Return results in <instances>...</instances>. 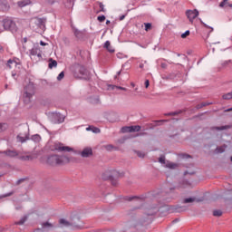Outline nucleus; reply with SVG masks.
<instances>
[{
  "label": "nucleus",
  "instance_id": "nucleus-1",
  "mask_svg": "<svg viewBox=\"0 0 232 232\" xmlns=\"http://www.w3.org/2000/svg\"><path fill=\"white\" fill-rule=\"evenodd\" d=\"M164 195H166V192L158 189L140 196H126L124 200L126 202H150V200H159V198L164 200Z\"/></svg>",
  "mask_w": 232,
  "mask_h": 232
},
{
  "label": "nucleus",
  "instance_id": "nucleus-2",
  "mask_svg": "<svg viewBox=\"0 0 232 232\" xmlns=\"http://www.w3.org/2000/svg\"><path fill=\"white\" fill-rule=\"evenodd\" d=\"M70 158L66 155H50L47 158V164L50 166H63V164H68Z\"/></svg>",
  "mask_w": 232,
  "mask_h": 232
},
{
  "label": "nucleus",
  "instance_id": "nucleus-3",
  "mask_svg": "<svg viewBox=\"0 0 232 232\" xmlns=\"http://www.w3.org/2000/svg\"><path fill=\"white\" fill-rule=\"evenodd\" d=\"M165 209H167L169 213H184V211H188V209H189V205H184V204L165 205Z\"/></svg>",
  "mask_w": 232,
  "mask_h": 232
},
{
  "label": "nucleus",
  "instance_id": "nucleus-4",
  "mask_svg": "<svg viewBox=\"0 0 232 232\" xmlns=\"http://www.w3.org/2000/svg\"><path fill=\"white\" fill-rule=\"evenodd\" d=\"M52 151H59L60 153L63 151H67L68 153H70V151H73V149H72V147L69 146H64L63 143L56 141L52 146Z\"/></svg>",
  "mask_w": 232,
  "mask_h": 232
},
{
  "label": "nucleus",
  "instance_id": "nucleus-5",
  "mask_svg": "<svg viewBox=\"0 0 232 232\" xmlns=\"http://www.w3.org/2000/svg\"><path fill=\"white\" fill-rule=\"evenodd\" d=\"M2 23L5 30H10L11 32H15V30H17V25L15 24V22H14L10 18L4 19Z\"/></svg>",
  "mask_w": 232,
  "mask_h": 232
},
{
  "label": "nucleus",
  "instance_id": "nucleus-6",
  "mask_svg": "<svg viewBox=\"0 0 232 232\" xmlns=\"http://www.w3.org/2000/svg\"><path fill=\"white\" fill-rule=\"evenodd\" d=\"M65 119H66V116L63 115L60 112H53L51 115V121L53 124H63V122H64Z\"/></svg>",
  "mask_w": 232,
  "mask_h": 232
},
{
  "label": "nucleus",
  "instance_id": "nucleus-7",
  "mask_svg": "<svg viewBox=\"0 0 232 232\" xmlns=\"http://www.w3.org/2000/svg\"><path fill=\"white\" fill-rule=\"evenodd\" d=\"M78 72L80 73V79H83L84 81H88V79H90V72L87 71L85 66L80 65L78 67Z\"/></svg>",
  "mask_w": 232,
  "mask_h": 232
},
{
  "label": "nucleus",
  "instance_id": "nucleus-8",
  "mask_svg": "<svg viewBox=\"0 0 232 232\" xmlns=\"http://www.w3.org/2000/svg\"><path fill=\"white\" fill-rule=\"evenodd\" d=\"M119 177H121V173L117 170H112L111 174L109 176V179L112 186H117Z\"/></svg>",
  "mask_w": 232,
  "mask_h": 232
},
{
  "label": "nucleus",
  "instance_id": "nucleus-9",
  "mask_svg": "<svg viewBox=\"0 0 232 232\" xmlns=\"http://www.w3.org/2000/svg\"><path fill=\"white\" fill-rule=\"evenodd\" d=\"M186 15L188 19L189 20L190 23H193L197 17H198V10L194 9V10H188L186 12Z\"/></svg>",
  "mask_w": 232,
  "mask_h": 232
},
{
  "label": "nucleus",
  "instance_id": "nucleus-10",
  "mask_svg": "<svg viewBox=\"0 0 232 232\" xmlns=\"http://www.w3.org/2000/svg\"><path fill=\"white\" fill-rule=\"evenodd\" d=\"M34 93H35L34 89V85L28 84L24 88V97H25L26 99H32V96L34 95Z\"/></svg>",
  "mask_w": 232,
  "mask_h": 232
},
{
  "label": "nucleus",
  "instance_id": "nucleus-11",
  "mask_svg": "<svg viewBox=\"0 0 232 232\" xmlns=\"http://www.w3.org/2000/svg\"><path fill=\"white\" fill-rule=\"evenodd\" d=\"M205 198L201 197V198H197V197H192V198H187L183 200L184 204H189V203H196L198 204L200 202H204Z\"/></svg>",
  "mask_w": 232,
  "mask_h": 232
},
{
  "label": "nucleus",
  "instance_id": "nucleus-12",
  "mask_svg": "<svg viewBox=\"0 0 232 232\" xmlns=\"http://www.w3.org/2000/svg\"><path fill=\"white\" fill-rule=\"evenodd\" d=\"M5 157H9L10 159H14L15 157H19V152L15 150H6L2 152Z\"/></svg>",
  "mask_w": 232,
  "mask_h": 232
},
{
  "label": "nucleus",
  "instance_id": "nucleus-13",
  "mask_svg": "<svg viewBox=\"0 0 232 232\" xmlns=\"http://www.w3.org/2000/svg\"><path fill=\"white\" fill-rule=\"evenodd\" d=\"M17 142H21L22 144L26 142V140H30V135L29 134H23L20 133L16 136Z\"/></svg>",
  "mask_w": 232,
  "mask_h": 232
},
{
  "label": "nucleus",
  "instance_id": "nucleus-14",
  "mask_svg": "<svg viewBox=\"0 0 232 232\" xmlns=\"http://www.w3.org/2000/svg\"><path fill=\"white\" fill-rule=\"evenodd\" d=\"M81 155L84 159H88V157H91V155H93V150H92V148H85L81 152Z\"/></svg>",
  "mask_w": 232,
  "mask_h": 232
},
{
  "label": "nucleus",
  "instance_id": "nucleus-15",
  "mask_svg": "<svg viewBox=\"0 0 232 232\" xmlns=\"http://www.w3.org/2000/svg\"><path fill=\"white\" fill-rule=\"evenodd\" d=\"M164 168H168L169 169H177V168H179V163H174V162L167 160Z\"/></svg>",
  "mask_w": 232,
  "mask_h": 232
},
{
  "label": "nucleus",
  "instance_id": "nucleus-16",
  "mask_svg": "<svg viewBox=\"0 0 232 232\" xmlns=\"http://www.w3.org/2000/svg\"><path fill=\"white\" fill-rule=\"evenodd\" d=\"M59 222L62 227H68V226H72V222L66 218H61Z\"/></svg>",
  "mask_w": 232,
  "mask_h": 232
},
{
  "label": "nucleus",
  "instance_id": "nucleus-17",
  "mask_svg": "<svg viewBox=\"0 0 232 232\" xmlns=\"http://www.w3.org/2000/svg\"><path fill=\"white\" fill-rule=\"evenodd\" d=\"M212 215H213V217H222V215H224V209H222V208H215L212 211Z\"/></svg>",
  "mask_w": 232,
  "mask_h": 232
},
{
  "label": "nucleus",
  "instance_id": "nucleus-18",
  "mask_svg": "<svg viewBox=\"0 0 232 232\" xmlns=\"http://www.w3.org/2000/svg\"><path fill=\"white\" fill-rule=\"evenodd\" d=\"M32 2L30 0H22L17 3L18 6L20 8H24V6H28Z\"/></svg>",
  "mask_w": 232,
  "mask_h": 232
},
{
  "label": "nucleus",
  "instance_id": "nucleus-19",
  "mask_svg": "<svg viewBox=\"0 0 232 232\" xmlns=\"http://www.w3.org/2000/svg\"><path fill=\"white\" fill-rule=\"evenodd\" d=\"M48 68H50V70H52L53 68H57V61L50 58L49 59Z\"/></svg>",
  "mask_w": 232,
  "mask_h": 232
},
{
  "label": "nucleus",
  "instance_id": "nucleus-20",
  "mask_svg": "<svg viewBox=\"0 0 232 232\" xmlns=\"http://www.w3.org/2000/svg\"><path fill=\"white\" fill-rule=\"evenodd\" d=\"M42 227L44 229H52L53 228V224L49 221H46L42 224Z\"/></svg>",
  "mask_w": 232,
  "mask_h": 232
},
{
  "label": "nucleus",
  "instance_id": "nucleus-21",
  "mask_svg": "<svg viewBox=\"0 0 232 232\" xmlns=\"http://www.w3.org/2000/svg\"><path fill=\"white\" fill-rule=\"evenodd\" d=\"M231 129L230 125H225V126H221V127H212L211 130H217L218 131H222L224 130H229Z\"/></svg>",
  "mask_w": 232,
  "mask_h": 232
},
{
  "label": "nucleus",
  "instance_id": "nucleus-22",
  "mask_svg": "<svg viewBox=\"0 0 232 232\" xmlns=\"http://www.w3.org/2000/svg\"><path fill=\"white\" fill-rule=\"evenodd\" d=\"M104 48H106V50H108V52H110L111 53H113V52H115V50L111 48V44H110V41L105 42Z\"/></svg>",
  "mask_w": 232,
  "mask_h": 232
},
{
  "label": "nucleus",
  "instance_id": "nucleus-23",
  "mask_svg": "<svg viewBox=\"0 0 232 232\" xmlns=\"http://www.w3.org/2000/svg\"><path fill=\"white\" fill-rule=\"evenodd\" d=\"M184 111L179 110V111H172V112H169V113H165L166 116H172L175 117L177 115H180V113H183Z\"/></svg>",
  "mask_w": 232,
  "mask_h": 232
},
{
  "label": "nucleus",
  "instance_id": "nucleus-24",
  "mask_svg": "<svg viewBox=\"0 0 232 232\" xmlns=\"http://www.w3.org/2000/svg\"><path fill=\"white\" fill-rule=\"evenodd\" d=\"M219 6H220L221 8H224V6H229L230 8H232V4H229V1H227V0H223V1L220 3Z\"/></svg>",
  "mask_w": 232,
  "mask_h": 232
},
{
  "label": "nucleus",
  "instance_id": "nucleus-25",
  "mask_svg": "<svg viewBox=\"0 0 232 232\" xmlns=\"http://www.w3.org/2000/svg\"><path fill=\"white\" fill-rule=\"evenodd\" d=\"M29 52L30 55L35 56L39 53V47H33Z\"/></svg>",
  "mask_w": 232,
  "mask_h": 232
},
{
  "label": "nucleus",
  "instance_id": "nucleus-26",
  "mask_svg": "<svg viewBox=\"0 0 232 232\" xmlns=\"http://www.w3.org/2000/svg\"><path fill=\"white\" fill-rule=\"evenodd\" d=\"M222 99H224L225 101H229L232 99V92L223 94Z\"/></svg>",
  "mask_w": 232,
  "mask_h": 232
},
{
  "label": "nucleus",
  "instance_id": "nucleus-27",
  "mask_svg": "<svg viewBox=\"0 0 232 232\" xmlns=\"http://www.w3.org/2000/svg\"><path fill=\"white\" fill-rule=\"evenodd\" d=\"M121 133H131V127H122L121 128Z\"/></svg>",
  "mask_w": 232,
  "mask_h": 232
},
{
  "label": "nucleus",
  "instance_id": "nucleus-28",
  "mask_svg": "<svg viewBox=\"0 0 232 232\" xmlns=\"http://www.w3.org/2000/svg\"><path fill=\"white\" fill-rule=\"evenodd\" d=\"M109 88H111V90H122L123 92H126L128 89L121 86H115V85H109Z\"/></svg>",
  "mask_w": 232,
  "mask_h": 232
},
{
  "label": "nucleus",
  "instance_id": "nucleus-29",
  "mask_svg": "<svg viewBox=\"0 0 232 232\" xmlns=\"http://www.w3.org/2000/svg\"><path fill=\"white\" fill-rule=\"evenodd\" d=\"M133 131H140V126L139 125L130 126V133H133Z\"/></svg>",
  "mask_w": 232,
  "mask_h": 232
},
{
  "label": "nucleus",
  "instance_id": "nucleus-30",
  "mask_svg": "<svg viewBox=\"0 0 232 232\" xmlns=\"http://www.w3.org/2000/svg\"><path fill=\"white\" fill-rule=\"evenodd\" d=\"M31 139L34 142H39L41 140V136L39 134H34V135L32 136Z\"/></svg>",
  "mask_w": 232,
  "mask_h": 232
},
{
  "label": "nucleus",
  "instance_id": "nucleus-31",
  "mask_svg": "<svg viewBox=\"0 0 232 232\" xmlns=\"http://www.w3.org/2000/svg\"><path fill=\"white\" fill-rule=\"evenodd\" d=\"M34 158H32V156H20L19 160H32Z\"/></svg>",
  "mask_w": 232,
  "mask_h": 232
},
{
  "label": "nucleus",
  "instance_id": "nucleus-32",
  "mask_svg": "<svg viewBox=\"0 0 232 232\" xmlns=\"http://www.w3.org/2000/svg\"><path fill=\"white\" fill-rule=\"evenodd\" d=\"M159 162L160 164H163V166H166V162H168V161H166V157L161 156V157L159 158Z\"/></svg>",
  "mask_w": 232,
  "mask_h": 232
},
{
  "label": "nucleus",
  "instance_id": "nucleus-33",
  "mask_svg": "<svg viewBox=\"0 0 232 232\" xmlns=\"http://www.w3.org/2000/svg\"><path fill=\"white\" fill-rule=\"evenodd\" d=\"M230 63H231V60L222 62L221 68H226L227 66L229 65Z\"/></svg>",
  "mask_w": 232,
  "mask_h": 232
},
{
  "label": "nucleus",
  "instance_id": "nucleus-34",
  "mask_svg": "<svg viewBox=\"0 0 232 232\" xmlns=\"http://www.w3.org/2000/svg\"><path fill=\"white\" fill-rule=\"evenodd\" d=\"M104 148L107 151H111L115 147L111 144H109V145H105Z\"/></svg>",
  "mask_w": 232,
  "mask_h": 232
},
{
  "label": "nucleus",
  "instance_id": "nucleus-35",
  "mask_svg": "<svg viewBox=\"0 0 232 232\" xmlns=\"http://www.w3.org/2000/svg\"><path fill=\"white\" fill-rule=\"evenodd\" d=\"M205 106H209V103L202 102V103L197 105V108H198V110H200V108H204Z\"/></svg>",
  "mask_w": 232,
  "mask_h": 232
},
{
  "label": "nucleus",
  "instance_id": "nucleus-36",
  "mask_svg": "<svg viewBox=\"0 0 232 232\" xmlns=\"http://www.w3.org/2000/svg\"><path fill=\"white\" fill-rule=\"evenodd\" d=\"M25 222H26V217H24L16 224H18V226H23V224H24Z\"/></svg>",
  "mask_w": 232,
  "mask_h": 232
},
{
  "label": "nucleus",
  "instance_id": "nucleus-37",
  "mask_svg": "<svg viewBox=\"0 0 232 232\" xmlns=\"http://www.w3.org/2000/svg\"><path fill=\"white\" fill-rule=\"evenodd\" d=\"M45 23H46L45 19H43V18L38 19V24L40 26H44Z\"/></svg>",
  "mask_w": 232,
  "mask_h": 232
},
{
  "label": "nucleus",
  "instance_id": "nucleus-38",
  "mask_svg": "<svg viewBox=\"0 0 232 232\" xmlns=\"http://www.w3.org/2000/svg\"><path fill=\"white\" fill-rule=\"evenodd\" d=\"M144 25H145L146 32H150V30H151V24L147 23V24H144Z\"/></svg>",
  "mask_w": 232,
  "mask_h": 232
},
{
  "label": "nucleus",
  "instance_id": "nucleus-39",
  "mask_svg": "<svg viewBox=\"0 0 232 232\" xmlns=\"http://www.w3.org/2000/svg\"><path fill=\"white\" fill-rule=\"evenodd\" d=\"M63 79H64V72H60L57 76V81H63Z\"/></svg>",
  "mask_w": 232,
  "mask_h": 232
},
{
  "label": "nucleus",
  "instance_id": "nucleus-40",
  "mask_svg": "<svg viewBox=\"0 0 232 232\" xmlns=\"http://www.w3.org/2000/svg\"><path fill=\"white\" fill-rule=\"evenodd\" d=\"M200 23H201V24H203V26H205V28H209V30H210L209 34H211V32H213V27L206 24L204 22H202V20H200Z\"/></svg>",
  "mask_w": 232,
  "mask_h": 232
},
{
  "label": "nucleus",
  "instance_id": "nucleus-41",
  "mask_svg": "<svg viewBox=\"0 0 232 232\" xmlns=\"http://www.w3.org/2000/svg\"><path fill=\"white\" fill-rule=\"evenodd\" d=\"M92 133H101V129L92 126Z\"/></svg>",
  "mask_w": 232,
  "mask_h": 232
},
{
  "label": "nucleus",
  "instance_id": "nucleus-42",
  "mask_svg": "<svg viewBox=\"0 0 232 232\" xmlns=\"http://www.w3.org/2000/svg\"><path fill=\"white\" fill-rule=\"evenodd\" d=\"M12 195H13V192H9V193L1 195L0 196V200H1V198H6V197H12Z\"/></svg>",
  "mask_w": 232,
  "mask_h": 232
},
{
  "label": "nucleus",
  "instance_id": "nucleus-43",
  "mask_svg": "<svg viewBox=\"0 0 232 232\" xmlns=\"http://www.w3.org/2000/svg\"><path fill=\"white\" fill-rule=\"evenodd\" d=\"M13 64H15V61H14V60H8L7 61V66L9 68H12Z\"/></svg>",
  "mask_w": 232,
  "mask_h": 232
},
{
  "label": "nucleus",
  "instance_id": "nucleus-44",
  "mask_svg": "<svg viewBox=\"0 0 232 232\" xmlns=\"http://www.w3.org/2000/svg\"><path fill=\"white\" fill-rule=\"evenodd\" d=\"M216 151H217V153H224L225 149H224V147H218L216 149Z\"/></svg>",
  "mask_w": 232,
  "mask_h": 232
},
{
  "label": "nucleus",
  "instance_id": "nucleus-45",
  "mask_svg": "<svg viewBox=\"0 0 232 232\" xmlns=\"http://www.w3.org/2000/svg\"><path fill=\"white\" fill-rule=\"evenodd\" d=\"M98 21L100 23H104V21H106V16L104 15L98 16Z\"/></svg>",
  "mask_w": 232,
  "mask_h": 232
},
{
  "label": "nucleus",
  "instance_id": "nucleus-46",
  "mask_svg": "<svg viewBox=\"0 0 232 232\" xmlns=\"http://www.w3.org/2000/svg\"><path fill=\"white\" fill-rule=\"evenodd\" d=\"M188 35H189V31H186L185 33H183V34H181V38H182V39H186V37H187Z\"/></svg>",
  "mask_w": 232,
  "mask_h": 232
},
{
  "label": "nucleus",
  "instance_id": "nucleus-47",
  "mask_svg": "<svg viewBox=\"0 0 232 232\" xmlns=\"http://www.w3.org/2000/svg\"><path fill=\"white\" fill-rule=\"evenodd\" d=\"M99 6H100V8H101V12H106V9H104V4L100 3V4H99Z\"/></svg>",
  "mask_w": 232,
  "mask_h": 232
},
{
  "label": "nucleus",
  "instance_id": "nucleus-48",
  "mask_svg": "<svg viewBox=\"0 0 232 232\" xmlns=\"http://www.w3.org/2000/svg\"><path fill=\"white\" fill-rule=\"evenodd\" d=\"M6 128V124L5 123H0V133Z\"/></svg>",
  "mask_w": 232,
  "mask_h": 232
},
{
  "label": "nucleus",
  "instance_id": "nucleus-49",
  "mask_svg": "<svg viewBox=\"0 0 232 232\" xmlns=\"http://www.w3.org/2000/svg\"><path fill=\"white\" fill-rule=\"evenodd\" d=\"M137 155H138V157H140V159H144V152L138 151V152H137Z\"/></svg>",
  "mask_w": 232,
  "mask_h": 232
},
{
  "label": "nucleus",
  "instance_id": "nucleus-50",
  "mask_svg": "<svg viewBox=\"0 0 232 232\" xmlns=\"http://www.w3.org/2000/svg\"><path fill=\"white\" fill-rule=\"evenodd\" d=\"M182 159H190L191 156L189 154H182L181 155Z\"/></svg>",
  "mask_w": 232,
  "mask_h": 232
},
{
  "label": "nucleus",
  "instance_id": "nucleus-51",
  "mask_svg": "<svg viewBox=\"0 0 232 232\" xmlns=\"http://www.w3.org/2000/svg\"><path fill=\"white\" fill-rule=\"evenodd\" d=\"M81 34L80 31H78L77 29L74 30V35L75 37H79V34Z\"/></svg>",
  "mask_w": 232,
  "mask_h": 232
},
{
  "label": "nucleus",
  "instance_id": "nucleus-52",
  "mask_svg": "<svg viewBox=\"0 0 232 232\" xmlns=\"http://www.w3.org/2000/svg\"><path fill=\"white\" fill-rule=\"evenodd\" d=\"M145 88H150V80L145 81Z\"/></svg>",
  "mask_w": 232,
  "mask_h": 232
},
{
  "label": "nucleus",
  "instance_id": "nucleus-53",
  "mask_svg": "<svg viewBox=\"0 0 232 232\" xmlns=\"http://www.w3.org/2000/svg\"><path fill=\"white\" fill-rule=\"evenodd\" d=\"M49 5H53L55 3V0H46Z\"/></svg>",
  "mask_w": 232,
  "mask_h": 232
},
{
  "label": "nucleus",
  "instance_id": "nucleus-54",
  "mask_svg": "<svg viewBox=\"0 0 232 232\" xmlns=\"http://www.w3.org/2000/svg\"><path fill=\"white\" fill-rule=\"evenodd\" d=\"M36 55H37L38 59H43V55L41 54V53L39 51Z\"/></svg>",
  "mask_w": 232,
  "mask_h": 232
},
{
  "label": "nucleus",
  "instance_id": "nucleus-55",
  "mask_svg": "<svg viewBox=\"0 0 232 232\" xmlns=\"http://www.w3.org/2000/svg\"><path fill=\"white\" fill-rule=\"evenodd\" d=\"M40 44H41V46H46V44H46V43L41 41V42H40Z\"/></svg>",
  "mask_w": 232,
  "mask_h": 232
},
{
  "label": "nucleus",
  "instance_id": "nucleus-56",
  "mask_svg": "<svg viewBox=\"0 0 232 232\" xmlns=\"http://www.w3.org/2000/svg\"><path fill=\"white\" fill-rule=\"evenodd\" d=\"M92 128H93V126H89V127L86 128V130L87 131H92Z\"/></svg>",
  "mask_w": 232,
  "mask_h": 232
},
{
  "label": "nucleus",
  "instance_id": "nucleus-57",
  "mask_svg": "<svg viewBox=\"0 0 232 232\" xmlns=\"http://www.w3.org/2000/svg\"><path fill=\"white\" fill-rule=\"evenodd\" d=\"M227 111H232V107L229 109L225 110V113H227Z\"/></svg>",
  "mask_w": 232,
  "mask_h": 232
},
{
  "label": "nucleus",
  "instance_id": "nucleus-58",
  "mask_svg": "<svg viewBox=\"0 0 232 232\" xmlns=\"http://www.w3.org/2000/svg\"><path fill=\"white\" fill-rule=\"evenodd\" d=\"M125 17H126V15H121V16L120 17V21H123V19H125Z\"/></svg>",
  "mask_w": 232,
  "mask_h": 232
},
{
  "label": "nucleus",
  "instance_id": "nucleus-59",
  "mask_svg": "<svg viewBox=\"0 0 232 232\" xmlns=\"http://www.w3.org/2000/svg\"><path fill=\"white\" fill-rule=\"evenodd\" d=\"M119 75H121V71L117 72V75L115 76V79H118Z\"/></svg>",
  "mask_w": 232,
  "mask_h": 232
},
{
  "label": "nucleus",
  "instance_id": "nucleus-60",
  "mask_svg": "<svg viewBox=\"0 0 232 232\" xmlns=\"http://www.w3.org/2000/svg\"><path fill=\"white\" fill-rule=\"evenodd\" d=\"M157 122H168V121H166V120H160V121H157Z\"/></svg>",
  "mask_w": 232,
  "mask_h": 232
},
{
  "label": "nucleus",
  "instance_id": "nucleus-61",
  "mask_svg": "<svg viewBox=\"0 0 232 232\" xmlns=\"http://www.w3.org/2000/svg\"><path fill=\"white\" fill-rule=\"evenodd\" d=\"M140 68H144V63H140Z\"/></svg>",
  "mask_w": 232,
  "mask_h": 232
},
{
  "label": "nucleus",
  "instance_id": "nucleus-62",
  "mask_svg": "<svg viewBox=\"0 0 232 232\" xmlns=\"http://www.w3.org/2000/svg\"><path fill=\"white\" fill-rule=\"evenodd\" d=\"M106 24H110V20H107V21H106Z\"/></svg>",
  "mask_w": 232,
  "mask_h": 232
},
{
  "label": "nucleus",
  "instance_id": "nucleus-63",
  "mask_svg": "<svg viewBox=\"0 0 232 232\" xmlns=\"http://www.w3.org/2000/svg\"><path fill=\"white\" fill-rule=\"evenodd\" d=\"M173 189H175V188H170V191H173Z\"/></svg>",
  "mask_w": 232,
  "mask_h": 232
},
{
  "label": "nucleus",
  "instance_id": "nucleus-64",
  "mask_svg": "<svg viewBox=\"0 0 232 232\" xmlns=\"http://www.w3.org/2000/svg\"><path fill=\"white\" fill-rule=\"evenodd\" d=\"M131 86H135V84L131 83Z\"/></svg>",
  "mask_w": 232,
  "mask_h": 232
}]
</instances>
